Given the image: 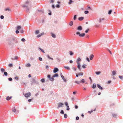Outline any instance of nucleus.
I'll list each match as a JSON object with an SVG mask.
<instances>
[{
	"mask_svg": "<svg viewBox=\"0 0 123 123\" xmlns=\"http://www.w3.org/2000/svg\"><path fill=\"white\" fill-rule=\"evenodd\" d=\"M29 5V1H27L25 4L22 5V6L23 7H26V11L27 12H29V9L28 7V6Z\"/></svg>",
	"mask_w": 123,
	"mask_h": 123,
	"instance_id": "obj_1",
	"label": "nucleus"
},
{
	"mask_svg": "<svg viewBox=\"0 0 123 123\" xmlns=\"http://www.w3.org/2000/svg\"><path fill=\"white\" fill-rule=\"evenodd\" d=\"M76 34L77 35H78L80 37H83L85 36V34L84 33L80 34L79 32H77L76 33Z\"/></svg>",
	"mask_w": 123,
	"mask_h": 123,
	"instance_id": "obj_2",
	"label": "nucleus"
},
{
	"mask_svg": "<svg viewBox=\"0 0 123 123\" xmlns=\"http://www.w3.org/2000/svg\"><path fill=\"white\" fill-rule=\"evenodd\" d=\"M31 84H39V82L37 81L34 78H32V79Z\"/></svg>",
	"mask_w": 123,
	"mask_h": 123,
	"instance_id": "obj_3",
	"label": "nucleus"
},
{
	"mask_svg": "<svg viewBox=\"0 0 123 123\" xmlns=\"http://www.w3.org/2000/svg\"><path fill=\"white\" fill-rule=\"evenodd\" d=\"M31 95V93L30 92H29L25 94L24 95L25 96L26 98L29 97Z\"/></svg>",
	"mask_w": 123,
	"mask_h": 123,
	"instance_id": "obj_4",
	"label": "nucleus"
},
{
	"mask_svg": "<svg viewBox=\"0 0 123 123\" xmlns=\"http://www.w3.org/2000/svg\"><path fill=\"white\" fill-rule=\"evenodd\" d=\"M59 71V69L57 68H55L53 70L54 73H56Z\"/></svg>",
	"mask_w": 123,
	"mask_h": 123,
	"instance_id": "obj_5",
	"label": "nucleus"
},
{
	"mask_svg": "<svg viewBox=\"0 0 123 123\" xmlns=\"http://www.w3.org/2000/svg\"><path fill=\"white\" fill-rule=\"evenodd\" d=\"M64 105V104L63 103H59L58 106L57 108L59 109L60 107H62V106Z\"/></svg>",
	"mask_w": 123,
	"mask_h": 123,
	"instance_id": "obj_6",
	"label": "nucleus"
},
{
	"mask_svg": "<svg viewBox=\"0 0 123 123\" xmlns=\"http://www.w3.org/2000/svg\"><path fill=\"white\" fill-rule=\"evenodd\" d=\"M77 30L79 31H81L82 30V27L81 26H78L77 28Z\"/></svg>",
	"mask_w": 123,
	"mask_h": 123,
	"instance_id": "obj_7",
	"label": "nucleus"
},
{
	"mask_svg": "<svg viewBox=\"0 0 123 123\" xmlns=\"http://www.w3.org/2000/svg\"><path fill=\"white\" fill-rule=\"evenodd\" d=\"M12 111L13 112H15V113H17L18 112V111H16L15 108L14 107L13 108Z\"/></svg>",
	"mask_w": 123,
	"mask_h": 123,
	"instance_id": "obj_8",
	"label": "nucleus"
},
{
	"mask_svg": "<svg viewBox=\"0 0 123 123\" xmlns=\"http://www.w3.org/2000/svg\"><path fill=\"white\" fill-rule=\"evenodd\" d=\"M12 39L13 40L15 41L16 43H18V41L17 40H16V37H12Z\"/></svg>",
	"mask_w": 123,
	"mask_h": 123,
	"instance_id": "obj_9",
	"label": "nucleus"
},
{
	"mask_svg": "<svg viewBox=\"0 0 123 123\" xmlns=\"http://www.w3.org/2000/svg\"><path fill=\"white\" fill-rule=\"evenodd\" d=\"M97 87L99 88L100 90H102L103 89V88L99 84H98L97 85Z\"/></svg>",
	"mask_w": 123,
	"mask_h": 123,
	"instance_id": "obj_10",
	"label": "nucleus"
},
{
	"mask_svg": "<svg viewBox=\"0 0 123 123\" xmlns=\"http://www.w3.org/2000/svg\"><path fill=\"white\" fill-rule=\"evenodd\" d=\"M18 57L17 56H15L14 58H11V59L12 60H16L18 59Z\"/></svg>",
	"mask_w": 123,
	"mask_h": 123,
	"instance_id": "obj_11",
	"label": "nucleus"
},
{
	"mask_svg": "<svg viewBox=\"0 0 123 123\" xmlns=\"http://www.w3.org/2000/svg\"><path fill=\"white\" fill-rule=\"evenodd\" d=\"M81 60V59L79 57L77 59L76 62L77 63H80L79 62Z\"/></svg>",
	"mask_w": 123,
	"mask_h": 123,
	"instance_id": "obj_12",
	"label": "nucleus"
},
{
	"mask_svg": "<svg viewBox=\"0 0 123 123\" xmlns=\"http://www.w3.org/2000/svg\"><path fill=\"white\" fill-rule=\"evenodd\" d=\"M94 57V55L93 54H91L90 56V59L91 60H92Z\"/></svg>",
	"mask_w": 123,
	"mask_h": 123,
	"instance_id": "obj_13",
	"label": "nucleus"
},
{
	"mask_svg": "<svg viewBox=\"0 0 123 123\" xmlns=\"http://www.w3.org/2000/svg\"><path fill=\"white\" fill-rule=\"evenodd\" d=\"M61 77H62V79L63 80H64V81L65 82L66 81V80L65 79L64 77V76L62 74H61Z\"/></svg>",
	"mask_w": 123,
	"mask_h": 123,
	"instance_id": "obj_14",
	"label": "nucleus"
},
{
	"mask_svg": "<svg viewBox=\"0 0 123 123\" xmlns=\"http://www.w3.org/2000/svg\"><path fill=\"white\" fill-rule=\"evenodd\" d=\"M78 64L77 65V68H78L79 70H80L81 69V68H80V63H77Z\"/></svg>",
	"mask_w": 123,
	"mask_h": 123,
	"instance_id": "obj_15",
	"label": "nucleus"
},
{
	"mask_svg": "<svg viewBox=\"0 0 123 123\" xmlns=\"http://www.w3.org/2000/svg\"><path fill=\"white\" fill-rule=\"evenodd\" d=\"M84 18V17H79L78 19V20L80 21H82L83 20Z\"/></svg>",
	"mask_w": 123,
	"mask_h": 123,
	"instance_id": "obj_16",
	"label": "nucleus"
},
{
	"mask_svg": "<svg viewBox=\"0 0 123 123\" xmlns=\"http://www.w3.org/2000/svg\"><path fill=\"white\" fill-rule=\"evenodd\" d=\"M112 116L113 117L116 118L117 117V114L112 113Z\"/></svg>",
	"mask_w": 123,
	"mask_h": 123,
	"instance_id": "obj_17",
	"label": "nucleus"
},
{
	"mask_svg": "<svg viewBox=\"0 0 123 123\" xmlns=\"http://www.w3.org/2000/svg\"><path fill=\"white\" fill-rule=\"evenodd\" d=\"M21 84L23 85L26 86V83L24 82L23 81H21L20 82Z\"/></svg>",
	"mask_w": 123,
	"mask_h": 123,
	"instance_id": "obj_18",
	"label": "nucleus"
},
{
	"mask_svg": "<svg viewBox=\"0 0 123 123\" xmlns=\"http://www.w3.org/2000/svg\"><path fill=\"white\" fill-rule=\"evenodd\" d=\"M96 84L95 83H94L93 84L92 86V88L93 89H95L96 88Z\"/></svg>",
	"mask_w": 123,
	"mask_h": 123,
	"instance_id": "obj_19",
	"label": "nucleus"
},
{
	"mask_svg": "<svg viewBox=\"0 0 123 123\" xmlns=\"http://www.w3.org/2000/svg\"><path fill=\"white\" fill-rule=\"evenodd\" d=\"M96 110V109H95L93 110H91V111H89L88 112L90 114H91L92 112H93V111H95Z\"/></svg>",
	"mask_w": 123,
	"mask_h": 123,
	"instance_id": "obj_20",
	"label": "nucleus"
},
{
	"mask_svg": "<svg viewBox=\"0 0 123 123\" xmlns=\"http://www.w3.org/2000/svg\"><path fill=\"white\" fill-rule=\"evenodd\" d=\"M58 74H55L53 76V77H57L58 76Z\"/></svg>",
	"mask_w": 123,
	"mask_h": 123,
	"instance_id": "obj_21",
	"label": "nucleus"
},
{
	"mask_svg": "<svg viewBox=\"0 0 123 123\" xmlns=\"http://www.w3.org/2000/svg\"><path fill=\"white\" fill-rule=\"evenodd\" d=\"M38 49L41 50L43 53H45V52L40 47L38 48Z\"/></svg>",
	"mask_w": 123,
	"mask_h": 123,
	"instance_id": "obj_22",
	"label": "nucleus"
},
{
	"mask_svg": "<svg viewBox=\"0 0 123 123\" xmlns=\"http://www.w3.org/2000/svg\"><path fill=\"white\" fill-rule=\"evenodd\" d=\"M12 98V96H11L10 97H9V96H7L6 97V100H9L10 99H11V98Z\"/></svg>",
	"mask_w": 123,
	"mask_h": 123,
	"instance_id": "obj_23",
	"label": "nucleus"
},
{
	"mask_svg": "<svg viewBox=\"0 0 123 123\" xmlns=\"http://www.w3.org/2000/svg\"><path fill=\"white\" fill-rule=\"evenodd\" d=\"M51 36L53 38H55L56 37V36L55 35L54 33H51Z\"/></svg>",
	"mask_w": 123,
	"mask_h": 123,
	"instance_id": "obj_24",
	"label": "nucleus"
},
{
	"mask_svg": "<svg viewBox=\"0 0 123 123\" xmlns=\"http://www.w3.org/2000/svg\"><path fill=\"white\" fill-rule=\"evenodd\" d=\"M116 73V71H113L112 72V75H115Z\"/></svg>",
	"mask_w": 123,
	"mask_h": 123,
	"instance_id": "obj_25",
	"label": "nucleus"
},
{
	"mask_svg": "<svg viewBox=\"0 0 123 123\" xmlns=\"http://www.w3.org/2000/svg\"><path fill=\"white\" fill-rule=\"evenodd\" d=\"M21 26H17L16 29L17 30H19L21 28Z\"/></svg>",
	"mask_w": 123,
	"mask_h": 123,
	"instance_id": "obj_26",
	"label": "nucleus"
},
{
	"mask_svg": "<svg viewBox=\"0 0 123 123\" xmlns=\"http://www.w3.org/2000/svg\"><path fill=\"white\" fill-rule=\"evenodd\" d=\"M54 80L55 79H54V77H52L50 78H49V80L51 81H54Z\"/></svg>",
	"mask_w": 123,
	"mask_h": 123,
	"instance_id": "obj_27",
	"label": "nucleus"
},
{
	"mask_svg": "<svg viewBox=\"0 0 123 123\" xmlns=\"http://www.w3.org/2000/svg\"><path fill=\"white\" fill-rule=\"evenodd\" d=\"M9 45H13V43L12 42V41H10V42H9Z\"/></svg>",
	"mask_w": 123,
	"mask_h": 123,
	"instance_id": "obj_28",
	"label": "nucleus"
},
{
	"mask_svg": "<svg viewBox=\"0 0 123 123\" xmlns=\"http://www.w3.org/2000/svg\"><path fill=\"white\" fill-rule=\"evenodd\" d=\"M69 54L70 55H72L74 54V53L72 51H69Z\"/></svg>",
	"mask_w": 123,
	"mask_h": 123,
	"instance_id": "obj_29",
	"label": "nucleus"
},
{
	"mask_svg": "<svg viewBox=\"0 0 123 123\" xmlns=\"http://www.w3.org/2000/svg\"><path fill=\"white\" fill-rule=\"evenodd\" d=\"M73 25V23L72 21H71L69 23V25L70 26H72Z\"/></svg>",
	"mask_w": 123,
	"mask_h": 123,
	"instance_id": "obj_30",
	"label": "nucleus"
},
{
	"mask_svg": "<svg viewBox=\"0 0 123 123\" xmlns=\"http://www.w3.org/2000/svg\"><path fill=\"white\" fill-rule=\"evenodd\" d=\"M47 57L48 58L51 59L52 60H53V58L50 57L49 55H47Z\"/></svg>",
	"mask_w": 123,
	"mask_h": 123,
	"instance_id": "obj_31",
	"label": "nucleus"
},
{
	"mask_svg": "<svg viewBox=\"0 0 123 123\" xmlns=\"http://www.w3.org/2000/svg\"><path fill=\"white\" fill-rule=\"evenodd\" d=\"M47 57L48 58L51 59L52 60H53V58L50 57L49 55H47Z\"/></svg>",
	"mask_w": 123,
	"mask_h": 123,
	"instance_id": "obj_32",
	"label": "nucleus"
},
{
	"mask_svg": "<svg viewBox=\"0 0 123 123\" xmlns=\"http://www.w3.org/2000/svg\"><path fill=\"white\" fill-rule=\"evenodd\" d=\"M77 16L76 15H75L73 18V19L74 20H75L77 18Z\"/></svg>",
	"mask_w": 123,
	"mask_h": 123,
	"instance_id": "obj_33",
	"label": "nucleus"
},
{
	"mask_svg": "<svg viewBox=\"0 0 123 123\" xmlns=\"http://www.w3.org/2000/svg\"><path fill=\"white\" fill-rule=\"evenodd\" d=\"M64 68H65L67 70H69L70 69V68L68 66H64Z\"/></svg>",
	"mask_w": 123,
	"mask_h": 123,
	"instance_id": "obj_34",
	"label": "nucleus"
},
{
	"mask_svg": "<svg viewBox=\"0 0 123 123\" xmlns=\"http://www.w3.org/2000/svg\"><path fill=\"white\" fill-rule=\"evenodd\" d=\"M101 73L100 71H97L95 72L96 74L97 75Z\"/></svg>",
	"mask_w": 123,
	"mask_h": 123,
	"instance_id": "obj_35",
	"label": "nucleus"
},
{
	"mask_svg": "<svg viewBox=\"0 0 123 123\" xmlns=\"http://www.w3.org/2000/svg\"><path fill=\"white\" fill-rule=\"evenodd\" d=\"M73 2V1H72V0H69V1L68 2V4H71Z\"/></svg>",
	"mask_w": 123,
	"mask_h": 123,
	"instance_id": "obj_36",
	"label": "nucleus"
},
{
	"mask_svg": "<svg viewBox=\"0 0 123 123\" xmlns=\"http://www.w3.org/2000/svg\"><path fill=\"white\" fill-rule=\"evenodd\" d=\"M31 64L29 63L27 64L26 65V66L27 67H29L31 66Z\"/></svg>",
	"mask_w": 123,
	"mask_h": 123,
	"instance_id": "obj_37",
	"label": "nucleus"
},
{
	"mask_svg": "<svg viewBox=\"0 0 123 123\" xmlns=\"http://www.w3.org/2000/svg\"><path fill=\"white\" fill-rule=\"evenodd\" d=\"M86 65L83 64L82 66V67L84 68H86Z\"/></svg>",
	"mask_w": 123,
	"mask_h": 123,
	"instance_id": "obj_38",
	"label": "nucleus"
},
{
	"mask_svg": "<svg viewBox=\"0 0 123 123\" xmlns=\"http://www.w3.org/2000/svg\"><path fill=\"white\" fill-rule=\"evenodd\" d=\"M112 11L111 10H109L108 12V14H110L111 13Z\"/></svg>",
	"mask_w": 123,
	"mask_h": 123,
	"instance_id": "obj_39",
	"label": "nucleus"
},
{
	"mask_svg": "<svg viewBox=\"0 0 123 123\" xmlns=\"http://www.w3.org/2000/svg\"><path fill=\"white\" fill-rule=\"evenodd\" d=\"M41 81L42 83H44L45 82V80L44 79H43L41 80Z\"/></svg>",
	"mask_w": 123,
	"mask_h": 123,
	"instance_id": "obj_40",
	"label": "nucleus"
},
{
	"mask_svg": "<svg viewBox=\"0 0 123 123\" xmlns=\"http://www.w3.org/2000/svg\"><path fill=\"white\" fill-rule=\"evenodd\" d=\"M1 71L2 73H3L5 72V70L3 68H1Z\"/></svg>",
	"mask_w": 123,
	"mask_h": 123,
	"instance_id": "obj_41",
	"label": "nucleus"
},
{
	"mask_svg": "<svg viewBox=\"0 0 123 123\" xmlns=\"http://www.w3.org/2000/svg\"><path fill=\"white\" fill-rule=\"evenodd\" d=\"M80 83H84L85 82V81L84 79H82L80 81Z\"/></svg>",
	"mask_w": 123,
	"mask_h": 123,
	"instance_id": "obj_42",
	"label": "nucleus"
},
{
	"mask_svg": "<svg viewBox=\"0 0 123 123\" xmlns=\"http://www.w3.org/2000/svg\"><path fill=\"white\" fill-rule=\"evenodd\" d=\"M78 74L80 76V75L82 76V75H83V74L82 72H81L80 73H78Z\"/></svg>",
	"mask_w": 123,
	"mask_h": 123,
	"instance_id": "obj_43",
	"label": "nucleus"
},
{
	"mask_svg": "<svg viewBox=\"0 0 123 123\" xmlns=\"http://www.w3.org/2000/svg\"><path fill=\"white\" fill-rule=\"evenodd\" d=\"M5 10L6 11H10V9L8 8H5Z\"/></svg>",
	"mask_w": 123,
	"mask_h": 123,
	"instance_id": "obj_44",
	"label": "nucleus"
},
{
	"mask_svg": "<svg viewBox=\"0 0 123 123\" xmlns=\"http://www.w3.org/2000/svg\"><path fill=\"white\" fill-rule=\"evenodd\" d=\"M4 75L5 76H6L8 74L6 72H4Z\"/></svg>",
	"mask_w": 123,
	"mask_h": 123,
	"instance_id": "obj_45",
	"label": "nucleus"
},
{
	"mask_svg": "<svg viewBox=\"0 0 123 123\" xmlns=\"http://www.w3.org/2000/svg\"><path fill=\"white\" fill-rule=\"evenodd\" d=\"M118 77L120 79H123V76H120V75H119Z\"/></svg>",
	"mask_w": 123,
	"mask_h": 123,
	"instance_id": "obj_46",
	"label": "nucleus"
},
{
	"mask_svg": "<svg viewBox=\"0 0 123 123\" xmlns=\"http://www.w3.org/2000/svg\"><path fill=\"white\" fill-rule=\"evenodd\" d=\"M67 115L66 114H64V117L65 118H66L67 117Z\"/></svg>",
	"mask_w": 123,
	"mask_h": 123,
	"instance_id": "obj_47",
	"label": "nucleus"
},
{
	"mask_svg": "<svg viewBox=\"0 0 123 123\" xmlns=\"http://www.w3.org/2000/svg\"><path fill=\"white\" fill-rule=\"evenodd\" d=\"M8 80L9 81H11L12 80V78L11 77L8 78Z\"/></svg>",
	"mask_w": 123,
	"mask_h": 123,
	"instance_id": "obj_48",
	"label": "nucleus"
},
{
	"mask_svg": "<svg viewBox=\"0 0 123 123\" xmlns=\"http://www.w3.org/2000/svg\"><path fill=\"white\" fill-rule=\"evenodd\" d=\"M60 113L61 114H64V112L63 110H62L61 111H60Z\"/></svg>",
	"mask_w": 123,
	"mask_h": 123,
	"instance_id": "obj_49",
	"label": "nucleus"
},
{
	"mask_svg": "<svg viewBox=\"0 0 123 123\" xmlns=\"http://www.w3.org/2000/svg\"><path fill=\"white\" fill-rule=\"evenodd\" d=\"M75 82L78 84H79L80 83V81H75Z\"/></svg>",
	"mask_w": 123,
	"mask_h": 123,
	"instance_id": "obj_50",
	"label": "nucleus"
},
{
	"mask_svg": "<svg viewBox=\"0 0 123 123\" xmlns=\"http://www.w3.org/2000/svg\"><path fill=\"white\" fill-rule=\"evenodd\" d=\"M84 13L85 14H87L89 13V11L87 10H86L85 11Z\"/></svg>",
	"mask_w": 123,
	"mask_h": 123,
	"instance_id": "obj_51",
	"label": "nucleus"
},
{
	"mask_svg": "<svg viewBox=\"0 0 123 123\" xmlns=\"http://www.w3.org/2000/svg\"><path fill=\"white\" fill-rule=\"evenodd\" d=\"M67 109L66 110L67 111H68L69 110L70 108H69V106H67Z\"/></svg>",
	"mask_w": 123,
	"mask_h": 123,
	"instance_id": "obj_52",
	"label": "nucleus"
},
{
	"mask_svg": "<svg viewBox=\"0 0 123 123\" xmlns=\"http://www.w3.org/2000/svg\"><path fill=\"white\" fill-rule=\"evenodd\" d=\"M21 41L23 42H24L25 41V40L24 38H22L21 39Z\"/></svg>",
	"mask_w": 123,
	"mask_h": 123,
	"instance_id": "obj_53",
	"label": "nucleus"
},
{
	"mask_svg": "<svg viewBox=\"0 0 123 123\" xmlns=\"http://www.w3.org/2000/svg\"><path fill=\"white\" fill-rule=\"evenodd\" d=\"M89 30V29H87L85 31V32L86 33H88V31Z\"/></svg>",
	"mask_w": 123,
	"mask_h": 123,
	"instance_id": "obj_54",
	"label": "nucleus"
},
{
	"mask_svg": "<svg viewBox=\"0 0 123 123\" xmlns=\"http://www.w3.org/2000/svg\"><path fill=\"white\" fill-rule=\"evenodd\" d=\"M13 66V65L12 64H10L8 65V66L10 67H12Z\"/></svg>",
	"mask_w": 123,
	"mask_h": 123,
	"instance_id": "obj_55",
	"label": "nucleus"
},
{
	"mask_svg": "<svg viewBox=\"0 0 123 123\" xmlns=\"http://www.w3.org/2000/svg\"><path fill=\"white\" fill-rule=\"evenodd\" d=\"M73 69L74 71H76V68L75 67H73L72 68Z\"/></svg>",
	"mask_w": 123,
	"mask_h": 123,
	"instance_id": "obj_56",
	"label": "nucleus"
},
{
	"mask_svg": "<svg viewBox=\"0 0 123 123\" xmlns=\"http://www.w3.org/2000/svg\"><path fill=\"white\" fill-rule=\"evenodd\" d=\"M38 59L40 61H42L43 60L42 58L40 57H39Z\"/></svg>",
	"mask_w": 123,
	"mask_h": 123,
	"instance_id": "obj_57",
	"label": "nucleus"
},
{
	"mask_svg": "<svg viewBox=\"0 0 123 123\" xmlns=\"http://www.w3.org/2000/svg\"><path fill=\"white\" fill-rule=\"evenodd\" d=\"M39 32V30H37L35 31V33L36 34H38Z\"/></svg>",
	"mask_w": 123,
	"mask_h": 123,
	"instance_id": "obj_58",
	"label": "nucleus"
},
{
	"mask_svg": "<svg viewBox=\"0 0 123 123\" xmlns=\"http://www.w3.org/2000/svg\"><path fill=\"white\" fill-rule=\"evenodd\" d=\"M86 60L88 62H89L90 61L88 57L86 58Z\"/></svg>",
	"mask_w": 123,
	"mask_h": 123,
	"instance_id": "obj_59",
	"label": "nucleus"
},
{
	"mask_svg": "<svg viewBox=\"0 0 123 123\" xmlns=\"http://www.w3.org/2000/svg\"><path fill=\"white\" fill-rule=\"evenodd\" d=\"M0 18L1 19H3L4 18V16L3 15H1L0 17Z\"/></svg>",
	"mask_w": 123,
	"mask_h": 123,
	"instance_id": "obj_60",
	"label": "nucleus"
},
{
	"mask_svg": "<svg viewBox=\"0 0 123 123\" xmlns=\"http://www.w3.org/2000/svg\"><path fill=\"white\" fill-rule=\"evenodd\" d=\"M47 77L48 78H49H49H50L51 77V76L50 75H48L47 76Z\"/></svg>",
	"mask_w": 123,
	"mask_h": 123,
	"instance_id": "obj_61",
	"label": "nucleus"
},
{
	"mask_svg": "<svg viewBox=\"0 0 123 123\" xmlns=\"http://www.w3.org/2000/svg\"><path fill=\"white\" fill-rule=\"evenodd\" d=\"M76 119L77 120H79V117L78 116H77L76 117Z\"/></svg>",
	"mask_w": 123,
	"mask_h": 123,
	"instance_id": "obj_62",
	"label": "nucleus"
},
{
	"mask_svg": "<svg viewBox=\"0 0 123 123\" xmlns=\"http://www.w3.org/2000/svg\"><path fill=\"white\" fill-rule=\"evenodd\" d=\"M56 7L58 8H59L60 7V6L59 5H56Z\"/></svg>",
	"mask_w": 123,
	"mask_h": 123,
	"instance_id": "obj_63",
	"label": "nucleus"
},
{
	"mask_svg": "<svg viewBox=\"0 0 123 123\" xmlns=\"http://www.w3.org/2000/svg\"><path fill=\"white\" fill-rule=\"evenodd\" d=\"M52 7L53 9H54L55 8V6L54 5H52Z\"/></svg>",
	"mask_w": 123,
	"mask_h": 123,
	"instance_id": "obj_64",
	"label": "nucleus"
}]
</instances>
